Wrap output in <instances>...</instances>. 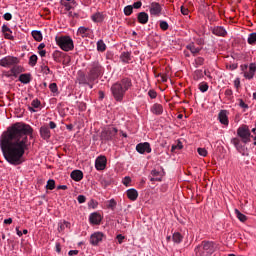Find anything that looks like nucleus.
Wrapping results in <instances>:
<instances>
[{"instance_id": "obj_7", "label": "nucleus", "mask_w": 256, "mask_h": 256, "mask_svg": "<svg viewBox=\"0 0 256 256\" xmlns=\"http://www.w3.org/2000/svg\"><path fill=\"white\" fill-rule=\"evenodd\" d=\"M237 135L245 144L251 142V130H249V126L247 125L240 126L237 129Z\"/></svg>"}, {"instance_id": "obj_12", "label": "nucleus", "mask_w": 256, "mask_h": 256, "mask_svg": "<svg viewBox=\"0 0 256 256\" xmlns=\"http://www.w3.org/2000/svg\"><path fill=\"white\" fill-rule=\"evenodd\" d=\"M161 11H163V8L161 7V4L157 2H152L150 5V15H154L155 17H159L161 15Z\"/></svg>"}, {"instance_id": "obj_5", "label": "nucleus", "mask_w": 256, "mask_h": 256, "mask_svg": "<svg viewBox=\"0 0 256 256\" xmlns=\"http://www.w3.org/2000/svg\"><path fill=\"white\" fill-rule=\"evenodd\" d=\"M103 75V66L99 62H93L88 73V81L92 82Z\"/></svg>"}, {"instance_id": "obj_60", "label": "nucleus", "mask_w": 256, "mask_h": 256, "mask_svg": "<svg viewBox=\"0 0 256 256\" xmlns=\"http://www.w3.org/2000/svg\"><path fill=\"white\" fill-rule=\"evenodd\" d=\"M234 87H235L236 89H239V87H241V80H240L239 78H236V79L234 80Z\"/></svg>"}, {"instance_id": "obj_58", "label": "nucleus", "mask_w": 256, "mask_h": 256, "mask_svg": "<svg viewBox=\"0 0 256 256\" xmlns=\"http://www.w3.org/2000/svg\"><path fill=\"white\" fill-rule=\"evenodd\" d=\"M224 95H225L226 97H229V98L233 97V90H231V89H226L225 92H224Z\"/></svg>"}, {"instance_id": "obj_51", "label": "nucleus", "mask_w": 256, "mask_h": 256, "mask_svg": "<svg viewBox=\"0 0 256 256\" xmlns=\"http://www.w3.org/2000/svg\"><path fill=\"white\" fill-rule=\"evenodd\" d=\"M239 107H241V109H249V105L245 103V101H243V99H239Z\"/></svg>"}, {"instance_id": "obj_21", "label": "nucleus", "mask_w": 256, "mask_h": 256, "mask_svg": "<svg viewBox=\"0 0 256 256\" xmlns=\"http://www.w3.org/2000/svg\"><path fill=\"white\" fill-rule=\"evenodd\" d=\"M138 23L141 25H147L149 23V14L146 12H140L137 14Z\"/></svg>"}, {"instance_id": "obj_62", "label": "nucleus", "mask_w": 256, "mask_h": 256, "mask_svg": "<svg viewBox=\"0 0 256 256\" xmlns=\"http://www.w3.org/2000/svg\"><path fill=\"white\" fill-rule=\"evenodd\" d=\"M3 17L5 21H11V19H13V15H11V13H5Z\"/></svg>"}, {"instance_id": "obj_41", "label": "nucleus", "mask_w": 256, "mask_h": 256, "mask_svg": "<svg viewBox=\"0 0 256 256\" xmlns=\"http://www.w3.org/2000/svg\"><path fill=\"white\" fill-rule=\"evenodd\" d=\"M69 227H71V223L64 221L63 223L58 224V231H65V229Z\"/></svg>"}, {"instance_id": "obj_64", "label": "nucleus", "mask_w": 256, "mask_h": 256, "mask_svg": "<svg viewBox=\"0 0 256 256\" xmlns=\"http://www.w3.org/2000/svg\"><path fill=\"white\" fill-rule=\"evenodd\" d=\"M151 175L153 177H161V172L157 171V170H152L151 171Z\"/></svg>"}, {"instance_id": "obj_24", "label": "nucleus", "mask_w": 256, "mask_h": 256, "mask_svg": "<svg viewBox=\"0 0 256 256\" xmlns=\"http://www.w3.org/2000/svg\"><path fill=\"white\" fill-rule=\"evenodd\" d=\"M126 193L130 201H137V198L139 197V192H137L135 188L128 189Z\"/></svg>"}, {"instance_id": "obj_33", "label": "nucleus", "mask_w": 256, "mask_h": 256, "mask_svg": "<svg viewBox=\"0 0 256 256\" xmlns=\"http://www.w3.org/2000/svg\"><path fill=\"white\" fill-rule=\"evenodd\" d=\"M61 55H63V53L61 51H54L52 54L53 60L56 63H61Z\"/></svg>"}, {"instance_id": "obj_15", "label": "nucleus", "mask_w": 256, "mask_h": 256, "mask_svg": "<svg viewBox=\"0 0 256 256\" xmlns=\"http://www.w3.org/2000/svg\"><path fill=\"white\" fill-rule=\"evenodd\" d=\"M77 35H80V37H83V38L85 37L91 38L93 37V30H91L90 28L81 26L78 28Z\"/></svg>"}, {"instance_id": "obj_31", "label": "nucleus", "mask_w": 256, "mask_h": 256, "mask_svg": "<svg viewBox=\"0 0 256 256\" xmlns=\"http://www.w3.org/2000/svg\"><path fill=\"white\" fill-rule=\"evenodd\" d=\"M120 59L123 63H129L131 61V53L123 52L120 56Z\"/></svg>"}, {"instance_id": "obj_30", "label": "nucleus", "mask_w": 256, "mask_h": 256, "mask_svg": "<svg viewBox=\"0 0 256 256\" xmlns=\"http://www.w3.org/2000/svg\"><path fill=\"white\" fill-rule=\"evenodd\" d=\"M31 35L35 41H38V42L43 41V33H41V31L34 30L32 31Z\"/></svg>"}, {"instance_id": "obj_1", "label": "nucleus", "mask_w": 256, "mask_h": 256, "mask_svg": "<svg viewBox=\"0 0 256 256\" xmlns=\"http://www.w3.org/2000/svg\"><path fill=\"white\" fill-rule=\"evenodd\" d=\"M29 136L33 137V128L29 124L17 122L0 138V149L4 159L10 165H22L23 155L29 149Z\"/></svg>"}, {"instance_id": "obj_11", "label": "nucleus", "mask_w": 256, "mask_h": 256, "mask_svg": "<svg viewBox=\"0 0 256 256\" xmlns=\"http://www.w3.org/2000/svg\"><path fill=\"white\" fill-rule=\"evenodd\" d=\"M95 167L97 171H104V169L107 167V157L99 156L95 161Z\"/></svg>"}, {"instance_id": "obj_48", "label": "nucleus", "mask_w": 256, "mask_h": 256, "mask_svg": "<svg viewBox=\"0 0 256 256\" xmlns=\"http://www.w3.org/2000/svg\"><path fill=\"white\" fill-rule=\"evenodd\" d=\"M49 89L52 93H57V91H59V88L57 87V83H51L49 85Z\"/></svg>"}, {"instance_id": "obj_36", "label": "nucleus", "mask_w": 256, "mask_h": 256, "mask_svg": "<svg viewBox=\"0 0 256 256\" xmlns=\"http://www.w3.org/2000/svg\"><path fill=\"white\" fill-rule=\"evenodd\" d=\"M80 85H89V77H85V74H81L78 78Z\"/></svg>"}, {"instance_id": "obj_9", "label": "nucleus", "mask_w": 256, "mask_h": 256, "mask_svg": "<svg viewBox=\"0 0 256 256\" xmlns=\"http://www.w3.org/2000/svg\"><path fill=\"white\" fill-rule=\"evenodd\" d=\"M116 84L120 85V87L127 93V91L131 90L133 87V80L130 77H123L121 80L117 81Z\"/></svg>"}, {"instance_id": "obj_37", "label": "nucleus", "mask_w": 256, "mask_h": 256, "mask_svg": "<svg viewBox=\"0 0 256 256\" xmlns=\"http://www.w3.org/2000/svg\"><path fill=\"white\" fill-rule=\"evenodd\" d=\"M247 41L249 45H256V32L249 34Z\"/></svg>"}, {"instance_id": "obj_35", "label": "nucleus", "mask_w": 256, "mask_h": 256, "mask_svg": "<svg viewBox=\"0 0 256 256\" xmlns=\"http://www.w3.org/2000/svg\"><path fill=\"white\" fill-rule=\"evenodd\" d=\"M38 57L37 55L33 54L29 57V62L28 64L30 65V67H35V65H37V61H38Z\"/></svg>"}, {"instance_id": "obj_59", "label": "nucleus", "mask_w": 256, "mask_h": 256, "mask_svg": "<svg viewBox=\"0 0 256 256\" xmlns=\"http://www.w3.org/2000/svg\"><path fill=\"white\" fill-rule=\"evenodd\" d=\"M116 239H117L118 243L121 245V243H123V241L125 240V236L118 234L116 236Z\"/></svg>"}, {"instance_id": "obj_13", "label": "nucleus", "mask_w": 256, "mask_h": 256, "mask_svg": "<svg viewBox=\"0 0 256 256\" xmlns=\"http://www.w3.org/2000/svg\"><path fill=\"white\" fill-rule=\"evenodd\" d=\"M40 137L44 139V141H49L51 139V129L49 126L44 125L39 130Z\"/></svg>"}, {"instance_id": "obj_4", "label": "nucleus", "mask_w": 256, "mask_h": 256, "mask_svg": "<svg viewBox=\"0 0 256 256\" xmlns=\"http://www.w3.org/2000/svg\"><path fill=\"white\" fill-rule=\"evenodd\" d=\"M118 130L113 126L106 127L102 130L100 134V139L102 143H107L108 141H115L117 137Z\"/></svg>"}, {"instance_id": "obj_29", "label": "nucleus", "mask_w": 256, "mask_h": 256, "mask_svg": "<svg viewBox=\"0 0 256 256\" xmlns=\"http://www.w3.org/2000/svg\"><path fill=\"white\" fill-rule=\"evenodd\" d=\"M13 77H18L19 74L23 73V67L15 64L11 69Z\"/></svg>"}, {"instance_id": "obj_54", "label": "nucleus", "mask_w": 256, "mask_h": 256, "mask_svg": "<svg viewBox=\"0 0 256 256\" xmlns=\"http://www.w3.org/2000/svg\"><path fill=\"white\" fill-rule=\"evenodd\" d=\"M77 201H78V203H85L86 201H87V197H85L84 195H79L78 197H77Z\"/></svg>"}, {"instance_id": "obj_40", "label": "nucleus", "mask_w": 256, "mask_h": 256, "mask_svg": "<svg viewBox=\"0 0 256 256\" xmlns=\"http://www.w3.org/2000/svg\"><path fill=\"white\" fill-rule=\"evenodd\" d=\"M199 90L201 91V93H207V91H209V84H207V82L200 83Z\"/></svg>"}, {"instance_id": "obj_19", "label": "nucleus", "mask_w": 256, "mask_h": 256, "mask_svg": "<svg viewBox=\"0 0 256 256\" xmlns=\"http://www.w3.org/2000/svg\"><path fill=\"white\" fill-rule=\"evenodd\" d=\"M255 72H256V64L255 63H251L249 65V71L244 73V77L245 79H253V77H255Z\"/></svg>"}, {"instance_id": "obj_42", "label": "nucleus", "mask_w": 256, "mask_h": 256, "mask_svg": "<svg viewBox=\"0 0 256 256\" xmlns=\"http://www.w3.org/2000/svg\"><path fill=\"white\" fill-rule=\"evenodd\" d=\"M46 189H48L49 191H53V189H55V180H48L46 184Z\"/></svg>"}, {"instance_id": "obj_63", "label": "nucleus", "mask_w": 256, "mask_h": 256, "mask_svg": "<svg viewBox=\"0 0 256 256\" xmlns=\"http://www.w3.org/2000/svg\"><path fill=\"white\" fill-rule=\"evenodd\" d=\"M226 67L230 71H235V69H237L238 65L237 64H230V65H227Z\"/></svg>"}, {"instance_id": "obj_55", "label": "nucleus", "mask_w": 256, "mask_h": 256, "mask_svg": "<svg viewBox=\"0 0 256 256\" xmlns=\"http://www.w3.org/2000/svg\"><path fill=\"white\" fill-rule=\"evenodd\" d=\"M180 11H181L182 15H189V8H187L185 6H181Z\"/></svg>"}, {"instance_id": "obj_22", "label": "nucleus", "mask_w": 256, "mask_h": 256, "mask_svg": "<svg viewBox=\"0 0 256 256\" xmlns=\"http://www.w3.org/2000/svg\"><path fill=\"white\" fill-rule=\"evenodd\" d=\"M91 19L94 23H103V21H105V14L96 12L91 16Z\"/></svg>"}, {"instance_id": "obj_52", "label": "nucleus", "mask_w": 256, "mask_h": 256, "mask_svg": "<svg viewBox=\"0 0 256 256\" xmlns=\"http://www.w3.org/2000/svg\"><path fill=\"white\" fill-rule=\"evenodd\" d=\"M148 95L150 99H157V92L155 90H149Z\"/></svg>"}, {"instance_id": "obj_8", "label": "nucleus", "mask_w": 256, "mask_h": 256, "mask_svg": "<svg viewBox=\"0 0 256 256\" xmlns=\"http://www.w3.org/2000/svg\"><path fill=\"white\" fill-rule=\"evenodd\" d=\"M19 58L15 56H5L0 59V67H11L13 65H19Z\"/></svg>"}, {"instance_id": "obj_53", "label": "nucleus", "mask_w": 256, "mask_h": 256, "mask_svg": "<svg viewBox=\"0 0 256 256\" xmlns=\"http://www.w3.org/2000/svg\"><path fill=\"white\" fill-rule=\"evenodd\" d=\"M2 33L5 34V33H13V31H11V28L8 27L7 25H3L2 26Z\"/></svg>"}, {"instance_id": "obj_38", "label": "nucleus", "mask_w": 256, "mask_h": 256, "mask_svg": "<svg viewBox=\"0 0 256 256\" xmlns=\"http://www.w3.org/2000/svg\"><path fill=\"white\" fill-rule=\"evenodd\" d=\"M107 49V45H105V42H103V40H99L97 42V51H100L103 53V51H105Z\"/></svg>"}, {"instance_id": "obj_27", "label": "nucleus", "mask_w": 256, "mask_h": 256, "mask_svg": "<svg viewBox=\"0 0 256 256\" xmlns=\"http://www.w3.org/2000/svg\"><path fill=\"white\" fill-rule=\"evenodd\" d=\"M70 177L73 181H81L83 179V172L81 170H74L71 172Z\"/></svg>"}, {"instance_id": "obj_17", "label": "nucleus", "mask_w": 256, "mask_h": 256, "mask_svg": "<svg viewBox=\"0 0 256 256\" xmlns=\"http://www.w3.org/2000/svg\"><path fill=\"white\" fill-rule=\"evenodd\" d=\"M218 120L222 125H229V117L227 116V110H221L219 112Z\"/></svg>"}, {"instance_id": "obj_32", "label": "nucleus", "mask_w": 256, "mask_h": 256, "mask_svg": "<svg viewBox=\"0 0 256 256\" xmlns=\"http://www.w3.org/2000/svg\"><path fill=\"white\" fill-rule=\"evenodd\" d=\"M235 215H236L237 219H239V221H241V223H245V221H247V216L245 214L241 213L237 209H235Z\"/></svg>"}, {"instance_id": "obj_26", "label": "nucleus", "mask_w": 256, "mask_h": 256, "mask_svg": "<svg viewBox=\"0 0 256 256\" xmlns=\"http://www.w3.org/2000/svg\"><path fill=\"white\" fill-rule=\"evenodd\" d=\"M18 81H20V83H23L24 85L31 83V74L30 73L21 74L18 78Z\"/></svg>"}, {"instance_id": "obj_14", "label": "nucleus", "mask_w": 256, "mask_h": 256, "mask_svg": "<svg viewBox=\"0 0 256 256\" xmlns=\"http://www.w3.org/2000/svg\"><path fill=\"white\" fill-rule=\"evenodd\" d=\"M232 145H234L235 149L238 153H241L242 155H245V146L241 144V139L239 138H232L231 139Z\"/></svg>"}, {"instance_id": "obj_47", "label": "nucleus", "mask_w": 256, "mask_h": 256, "mask_svg": "<svg viewBox=\"0 0 256 256\" xmlns=\"http://www.w3.org/2000/svg\"><path fill=\"white\" fill-rule=\"evenodd\" d=\"M197 153H198L201 157H207V149H205V148H198V149H197Z\"/></svg>"}, {"instance_id": "obj_39", "label": "nucleus", "mask_w": 256, "mask_h": 256, "mask_svg": "<svg viewBox=\"0 0 256 256\" xmlns=\"http://www.w3.org/2000/svg\"><path fill=\"white\" fill-rule=\"evenodd\" d=\"M100 183H101L102 187H104V189H107V187H109V185H111V179L106 178V177L101 178Z\"/></svg>"}, {"instance_id": "obj_2", "label": "nucleus", "mask_w": 256, "mask_h": 256, "mask_svg": "<svg viewBox=\"0 0 256 256\" xmlns=\"http://www.w3.org/2000/svg\"><path fill=\"white\" fill-rule=\"evenodd\" d=\"M196 256H212L215 253V243L203 241L195 248Z\"/></svg>"}, {"instance_id": "obj_43", "label": "nucleus", "mask_w": 256, "mask_h": 256, "mask_svg": "<svg viewBox=\"0 0 256 256\" xmlns=\"http://www.w3.org/2000/svg\"><path fill=\"white\" fill-rule=\"evenodd\" d=\"M133 14V6L128 5L124 8V15H126V17H129L130 15Z\"/></svg>"}, {"instance_id": "obj_61", "label": "nucleus", "mask_w": 256, "mask_h": 256, "mask_svg": "<svg viewBox=\"0 0 256 256\" xmlns=\"http://www.w3.org/2000/svg\"><path fill=\"white\" fill-rule=\"evenodd\" d=\"M142 5L143 3L141 1H138L134 2L132 7H134V9H141Z\"/></svg>"}, {"instance_id": "obj_25", "label": "nucleus", "mask_w": 256, "mask_h": 256, "mask_svg": "<svg viewBox=\"0 0 256 256\" xmlns=\"http://www.w3.org/2000/svg\"><path fill=\"white\" fill-rule=\"evenodd\" d=\"M61 5H63L66 11H71V9H75L77 7V1L71 0L70 2L61 1Z\"/></svg>"}, {"instance_id": "obj_50", "label": "nucleus", "mask_w": 256, "mask_h": 256, "mask_svg": "<svg viewBox=\"0 0 256 256\" xmlns=\"http://www.w3.org/2000/svg\"><path fill=\"white\" fill-rule=\"evenodd\" d=\"M108 209H115V207H117V202H115L114 199H111L109 202H108V205H107Z\"/></svg>"}, {"instance_id": "obj_16", "label": "nucleus", "mask_w": 256, "mask_h": 256, "mask_svg": "<svg viewBox=\"0 0 256 256\" xmlns=\"http://www.w3.org/2000/svg\"><path fill=\"white\" fill-rule=\"evenodd\" d=\"M103 237H104V235L101 232H96V233L92 234L90 237L91 245H94V246L99 245V243H101V241H103Z\"/></svg>"}, {"instance_id": "obj_34", "label": "nucleus", "mask_w": 256, "mask_h": 256, "mask_svg": "<svg viewBox=\"0 0 256 256\" xmlns=\"http://www.w3.org/2000/svg\"><path fill=\"white\" fill-rule=\"evenodd\" d=\"M172 240L174 243H181V241H183V235L179 232H175L172 236Z\"/></svg>"}, {"instance_id": "obj_10", "label": "nucleus", "mask_w": 256, "mask_h": 256, "mask_svg": "<svg viewBox=\"0 0 256 256\" xmlns=\"http://www.w3.org/2000/svg\"><path fill=\"white\" fill-rule=\"evenodd\" d=\"M136 151L143 155L145 153H151V144L149 142L139 143L136 145Z\"/></svg>"}, {"instance_id": "obj_6", "label": "nucleus", "mask_w": 256, "mask_h": 256, "mask_svg": "<svg viewBox=\"0 0 256 256\" xmlns=\"http://www.w3.org/2000/svg\"><path fill=\"white\" fill-rule=\"evenodd\" d=\"M110 91L112 93V97H114V99L118 102L121 103V101H123V99L125 98V90H123L121 88L120 84H117V82H115L111 88Z\"/></svg>"}, {"instance_id": "obj_46", "label": "nucleus", "mask_w": 256, "mask_h": 256, "mask_svg": "<svg viewBox=\"0 0 256 256\" xmlns=\"http://www.w3.org/2000/svg\"><path fill=\"white\" fill-rule=\"evenodd\" d=\"M31 105L34 109H39V107H41V101H39V99H34Z\"/></svg>"}, {"instance_id": "obj_56", "label": "nucleus", "mask_w": 256, "mask_h": 256, "mask_svg": "<svg viewBox=\"0 0 256 256\" xmlns=\"http://www.w3.org/2000/svg\"><path fill=\"white\" fill-rule=\"evenodd\" d=\"M4 37L5 39H9L10 41H13V39H15V37H13L12 33L10 32H5Z\"/></svg>"}, {"instance_id": "obj_57", "label": "nucleus", "mask_w": 256, "mask_h": 256, "mask_svg": "<svg viewBox=\"0 0 256 256\" xmlns=\"http://www.w3.org/2000/svg\"><path fill=\"white\" fill-rule=\"evenodd\" d=\"M129 183H131V178L126 176L123 180V185H125V187H129Z\"/></svg>"}, {"instance_id": "obj_49", "label": "nucleus", "mask_w": 256, "mask_h": 256, "mask_svg": "<svg viewBox=\"0 0 256 256\" xmlns=\"http://www.w3.org/2000/svg\"><path fill=\"white\" fill-rule=\"evenodd\" d=\"M195 79H203V70H196L194 72Z\"/></svg>"}, {"instance_id": "obj_20", "label": "nucleus", "mask_w": 256, "mask_h": 256, "mask_svg": "<svg viewBox=\"0 0 256 256\" xmlns=\"http://www.w3.org/2000/svg\"><path fill=\"white\" fill-rule=\"evenodd\" d=\"M212 33H213V35H216L217 37H225V35H227V30H225V28L222 26H215L212 29Z\"/></svg>"}, {"instance_id": "obj_3", "label": "nucleus", "mask_w": 256, "mask_h": 256, "mask_svg": "<svg viewBox=\"0 0 256 256\" xmlns=\"http://www.w3.org/2000/svg\"><path fill=\"white\" fill-rule=\"evenodd\" d=\"M56 43L62 51H73L75 49V44L73 43V39L70 36H59L56 37Z\"/></svg>"}, {"instance_id": "obj_23", "label": "nucleus", "mask_w": 256, "mask_h": 256, "mask_svg": "<svg viewBox=\"0 0 256 256\" xmlns=\"http://www.w3.org/2000/svg\"><path fill=\"white\" fill-rule=\"evenodd\" d=\"M153 115H163V105L155 103L150 109Z\"/></svg>"}, {"instance_id": "obj_45", "label": "nucleus", "mask_w": 256, "mask_h": 256, "mask_svg": "<svg viewBox=\"0 0 256 256\" xmlns=\"http://www.w3.org/2000/svg\"><path fill=\"white\" fill-rule=\"evenodd\" d=\"M160 29H162V31H167V29H169V24L167 21H160Z\"/></svg>"}, {"instance_id": "obj_44", "label": "nucleus", "mask_w": 256, "mask_h": 256, "mask_svg": "<svg viewBox=\"0 0 256 256\" xmlns=\"http://www.w3.org/2000/svg\"><path fill=\"white\" fill-rule=\"evenodd\" d=\"M205 63V58L203 57H197L195 59V67H201V65H203Z\"/></svg>"}, {"instance_id": "obj_28", "label": "nucleus", "mask_w": 256, "mask_h": 256, "mask_svg": "<svg viewBox=\"0 0 256 256\" xmlns=\"http://www.w3.org/2000/svg\"><path fill=\"white\" fill-rule=\"evenodd\" d=\"M186 49L192 53V55H199L201 53V48L196 47L194 43H191L186 46Z\"/></svg>"}, {"instance_id": "obj_18", "label": "nucleus", "mask_w": 256, "mask_h": 256, "mask_svg": "<svg viewBox=\"0 0 256 256\" xmlns=\"http://www.w3.org/2000/svg\"><path fill=\"white\" fill-rule=\"evenodd\" d=\"M89 221L92 225H99L102 221L101 214L97 212L90 214Z\"/></svg>"}]
</instances>
